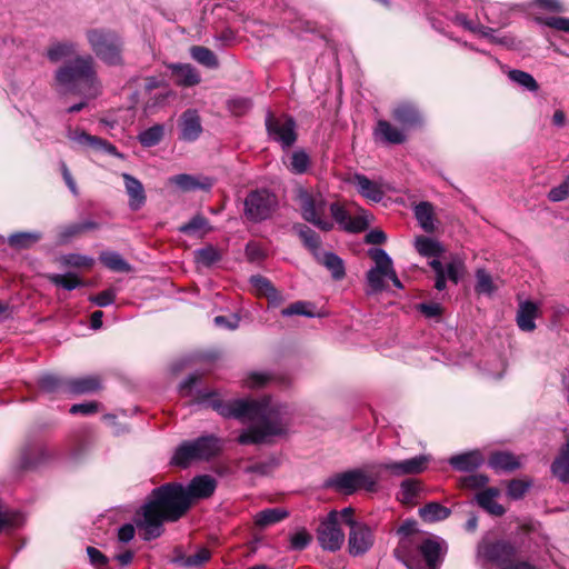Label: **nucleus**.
Wrapping results in <instances>:
<instances>
[{
	"instance_id": "1",
	"label": "nucleus",
	"mask_w": 569,
	"mask_h": 569,
	"mask_svg": "<svg viewBox=\"0 0 569 569\" xmlns=\"http://www.w3.org/2000/svg\"><path fill=\"white\" fill-rule=\"evenodd\" d=\"M211 399V408L221 417L239 421H258L249 426L237 438L242 446L269 443L270 437L284 436L287 425L280 416L279 408L271 403L270 396L259 399L238 398L223 400L210 392L206 396Z\"/></svg>"
},
{
	"instance_id": "2",
	"label": "nucleus",
	"mask_w": 569,
	"mask_h": 569,
	"mask_svg": "<svg viewBox=\"0 0 569 569\" xmlns=\"http://www.w3.org/2000/svg\"><path fill=\"white\" fill-rule=\"evenodd\" d=\"M191 501L186 487L179 482H166L149 493L147 501L137 512L134 525L142 530V539L159 538L164 522H176L187 515Z\"/></svg>"
},
{
	"instance_id": "3",
	"label": "nucleus",
	"mask_w": 569,
	"mask_h": 569,
	"mask_svg": "<svg viewBox=\"0 0 569 569\" xmlns=\"http://www.w3.org/2000/svg\"><path fill=\"white\" fill-rule=\"evenodd\" d=\"M54 81L64 92L96 97L100 82L94 58L91 54H77L66 60L54 71Z\"/></svg>"
},
{
	"instance_id": "4",
	"label": "nucleus",
	"mask_w": 569,
	"mask_h": 569,
	"mask_svg": "<svg viewBox=\"0 0 569 569\" xmlns=\"http://www.w3.org/2000/svg\"><path fill=\"white\" fill-rule=\"evenodd\" d=\"M86 39L92 52L104 64L110 67H121L124 64V42L114 30L90 28L86 31Z\"/></svg>"
},
{
	"instance_id": "5",
	"label": "nucleus",
	"mask_w": 569,
	"mask_h": 569,
	"mask_svg": "<svg viewBox=\"0 0 569 569\" xmlns=\"http://www.w3.org/2000/svg\"><path fill=\"white\" fill-rule=\"evenodd\" d=\"M378 481V475L372 472L371 463L365 466V468H356L336 473L325 481L323 487L349 496L359 489H365L368 492H376Z\"/></svg>"
},
{
	"instance_id": "6",
	"label": "nucleus",
	"mask_w": 569,
	"mask_h": 569,
	"mask_svg": "<svg viewBox=\"0 0 569 569\" xmlns=\"http://www.w3.org/2000/svg\"><path fill=\"white\" fill-rule=\"evenodd\" d=\"M278 208L279 199L273 191L267 188H257L250 190L244 198L243 216L247 221L259 223L272 218Z\"/></svg>"
},
{
	"instance_id": "7",
	"label": "nucleus",
	"mask_w": 569,
	"mask_h": 569,
	"mask_svg": "<svg viewBox=\"0 0 569 569\" xmlns=\"http://www.w3.org/2000/svg\"><path fill=\"white\" fill-rule=\"evenodd\" d=\"M518 547L506 539H482L478 543V557L485 565L505 569L518 557Z\"/></svg>"
},
{
	"instance_id": "8",
	"label": "nucleus",
	"mask_w": 569,
	"mask_h": 569,
	"mask_svg": "<svg viewBox=\"0 0 569 569\" xmlns=\"http://www.w3.org/2000/svg\"><path fill=\"white\" fill-rule=\"evenodd\" d=\"M297 200L303 220L313 224L321 231L328 232L333 229V221L326 217L327 201L320 192L315 193L306 189H300Z\"/></svg>"
},
{
	"instance_id": "9",
	"label": "nucleus",
	"mask_w": 569,
	"mask_h": 569,
	"mask_svg": "<svg viewBox=\"0 0 569 569\" xmlns=\"http://www.w3.org/2000/svg\"><path fill=\"white\" fill-rule=\"evenodd\" d=\"M264 126L269 138L280 143L282 149L291 148L298 139L297 122L288 113L276 116L273 112L268 111Z\"/></svg>"
},
{
	"instance_id": "10",
	"label": "nucleus",
	"mask_w": 569,
	"mask_h": 569,
	"mask_svg": "<svg viewBox=\"0 0 569 569\" xmlns=\"http://www.w3.org/2000/svg\"><path fill=\"white\" fill-rule=\"evenodd\" d=\"M317 540L323 550L336 552L341 549L345 532L339 526L338 511H330L317 529Z\"/></svg>"
},
{
	"instance_id": "11",
	"label": "nucleus",
	"mask_w": 569,
	"mask_h": 569,
	"mask_svg": "<svg viewBox=\"0 0 569 569\" xmlns=\"http://www.w3.org/2000/svg\"><path fill=\"white\" fill-rule=\"evenodd\" d=\"M368 256L373 260L375 267L368 270L366 274L369 290L367 293H378L386 290L387 286L385 282L387 266H388V253L380 248H371L368 250Z\"/></svg>"
},
{
	"instance_id": "12",
	"label": "nucleus",
	"mask_w": 569,
	"mask_h": 569,
	"mask_svg": "<svg viewBox=\"0 0 569 569\" xmlns=\"http://www.w3.org/2000/svg\"><path fill=\"white\" fill-rule=\"evenodd\" d=\"M427 463L426 456H416L402 461L372 463V472H376L379 479L382 471H389L395 476L419 475L426 470Z\"/></svg>"
},
{
	"instance_id": "13",
	"label": "nucleus",
	"mask_w": 569,
	"mask_h": 569,
	"mask_svg": "<svg viewBox=\"0 0 569 569\" xmlns=\"http://www.w3.org/2000/svg\"><path fill=\"white\" fill-rule=\"evenodd\" d=\"M329 210L332 219L345 231L359 233L369 227V221L366 216L358 214L356 217H351L346 207L340 201L330 203Z\"/></svg>"
},
{
	"instance_id": "14",
	"label": "nucleus",
	"mask_w": 569,
	"mask_h": 569,
	"mask_svg": "<svg viewBox=\"0 0 569 569\" xmlns=\"http://www.w3.org/2000/svg\"><path fill=\"white\" fill-rule=\"evenodd\" d=\"M392 119L398 122L403 130L421 128L423 116L417 104L402 101L391 111Z\"/></svg>"
},
{
	"instance_id": "15",
	"label": "nucleus",
	"mask_w": 569,
	"mask_h": 569,
	"mask_svg": "<svg viewBox=\"0 0 569 569\" xmlns=\"http://www.w3.org/2000/svg\"><path fill=\"white\" fill-rule=\"evenodd\" d=\"M178 127L180 130L179 139L187 142L196 141L203 130L201 118L196 109L184 110L178 120Z\"/></svg>"
},
{
	"instance_id": "16",
	"label": "nucleus",
	"mask_w": 569,
	"mask_h": 569,
	"mask_svg": "<svg viewBox=\"0 0 569 569\" xmlns=\"http://www.w3.org/2000/svg\"><path fill=\"white\" fill-rule=\"evenodd\" d=\"M375 537L371 529L366 525L356 526L349 532L348 549L352 557L365 555L373 545Z\"/></svg>"
},
{
	"instance_id": "17",
	"label": "nucleus",
	"mask_w": 569,
	"mask_h": 569,
	"mask_svg": "<svg viewBox=\"0 0 569 569\" xmlns=\"http://www.w3.org/2000/svg\"><path fill=\"white\" fill-rule=\"evenodd\" d=\"M372 136L377 142L386 144H402L407 141L405 130L385 119L377 121Z\"/></svg>"
},
{
	"instance_id": "18",
	"label": "nucleus",
	"mask_w": 569,
	"mask_h": 569,
	"mask_svg": "<svg viewBox=\"0 0 569 569\" xmlns=\"http://www.w3.org/2000/svg\"><path fill=\"white\" fill-rule=\"evenodd\" d=\"M449 465L459 472H473L485 463V456L479 449L451 456Z\"/></svg>"
},
{
	"instance_id": "19",
	"label": "nucleus",
	"mask_w": 569,
	"mask_h": 569,
	"mask_svg": "<svg viewBox=\"0 0 569 569\" xmlns=\"http://www.w3.org/2000/svg\"><path fill=\"white\" fill-rule=\"evenodd\" d=\"M217 488V481L208 475L197 476L194 477L188 487H186V492L189 496L191 505L193 500L207 499L211 497Z\"/></svg>"
},
{
	"instance_id": "20",
	"label": "nucleus",
	"mask_w": 569,
	"mask_h": 569,
	"mask_svg": "<svg viewBox=\"0 0 569 569\" xmlns=\"http://www.w3.org/2000/svg\"><path fill=\"white\" fill-rule=\"evenodd\" d=\"M102 389V377L100 375L69 378V395H89L99 392Z\"/></svg>"
},
{
	"instance_id": "21",
	"label": "nucleus",
	"mask_w": 569,
	"mask_h": 569,
	"mask_svg": "<svg viewBox=\"0 0 569 569\" xmlns=\"http://www.w3.org/2000/svg\"><path fill=\"white\" fill-rule=\"evenodd\" d=\"M500 496V490L496 487L485 488L475 496L477 505L495 517H501L506 513V508L498 503L496 499Z\"/></svg>"
},
{
	"instance_id": "22",
	"label": "nucleus",
	"mask_w": 569,
	"mask_h": 569,
	"mask_svg": "<svg viewBox=\"0 0 569 569\" xmlns=\"http://www.w3.org/2000/svg\"><path fill=\"white\" fill-rule=\"evenodd\" d=\"M488 466L496 472H513L521 468V462L515 453L497 450L490 453Z\"/></svg>"
},
{
	"instance_id": "23",
	"label": "nucleus",
	"mask_w": 569,
	"mask_h": 569,
	"mask_svg": "<svg viewBox=\"0 0 569 569\" xmlns=\"http://www.w3.org/2000/svg\"><path fill=\"white\" fill-rule=\"evenodd\" d=\"M198 460H210L221 451L220 439L214 435L201 436L191 441Z\"/></svg>"
},
{
	"instance_id": "24",
	"label": "nucleus",
	"mask_w": 569,
	"mask_h": 569,
	"mask_svg": "<svg viewBox=\"0 0 569 569\" xmlns=\"http://www.w3.org/2000/svg\"><path fill=\"white\" fill-rule=\"evenodd\" d=\"M171 183L176 184L183 192L196 190L209 191L213 186V180L208 177H196L188 173H180L170 178Z\"/></svg>"
},
{
	"instance_id": "25",
	"label": "nucleus",
	"mask_w": 569,
	"mask_h": 569,
	"mask_svg": "<svg viewBox=\"0 0 569 569\" xmlns=\"http://www.w3.org/2000/svg\"><path fill=\"white\" fill-rule=\"evenodd\" d=\"M550 471L561 483H569V433L566 436L565 443L559 448L555 457Z\"/></svg>"
},
{
	"instance_id": "26",
	"label": "nucleus",
	"mask_w": 569,
	"mask_h": 569,
	"mask_svg": "<svg viewBox=\"0 0 569 569\" xmlns=\"http://www.w3.org/2000/svg\"><path fill=\"white\" fill-rule=\"evenodd\" d=\"M39 389L49 395H69V378L56 373L46 372L38 378Z\"/></svg>"
},
{
	"instance_id": "27",
	"label": "nucleus",
	"mask_w": 569,
	"mask_h": 569,
	"mask_svg": "<svg viewBox=\"0 0 569 569\" xmlns=\"http://www.w3.org/2000/svg\"><path fill=\"white\" fill-rule=\"evenodd\" d=\"M250 282L257 290L258 295L268 299L270 306L278 307L283 301L281 292L272 284L268 278L256 274L251 276Z\"/></svg>"
},
{
	"instance_id": "28",
	"label": "nucleus",
	"mask_w": 569,
	"mask_h": 569,
	"mask_svg": "<svg viewBox=\"0 0 569 569\" xmlns=\"http://www.w3.org/2000/svg\"><path fill=\"white\" fill-rule=\"evenodd\" d=\"M99 228L100 224L91 220L64 224L58 228V241L61 244L68 243L73 238H77L87 231L97 230Z\"/></svg>"
},
{
	"instance_id": "29",
	"label": "nucleus",
	"mask_w": 569,
	"mask_h": 569,
	"mask_svg": "<svg viewBox=\"0 0 569 569\" xmlns=\"http://www.w3.org/2000/svg\"><path fill=\"white\" fill-rule=\"evenodd\" d=\"M170 70L176 83L179 86L193 87L201 81L197 69L189 63H173L170 66Z\"/></svg>"
},
{
	"instance_id": "30",
	"label": "nucleus",
	"mask_w": 569,
	"mask_h": 569,
	"mask_svg": "<svg viewBox=\"0 0 569 569\" xmlns=\"http://www.w3.org/2000/svg\"><path fill=\"white\" fill-rule=\"evenodd\" d=\"M126 191L130 198L129 206L132 210H139L147 200L142 183L129 173H122Z\"/></svg>"
},
{
	"instance_id": "31",
	"label": "nucleus",
	"mask_w": 569,
	"mask_h": 569,
	"mask_svg": "<svg viewBox=\"0 0 569 569\" xmlns=\"http://www.w3.org/2000/svg\"><path fill=\"white\" fill-rule=\"evenodd\" d=\"M77 50L78 46L73 41H54L48 47L46 56L50 62L57 63L67 58L72 59L77 56Z\"/></svg>"
},
{
	"instance_id": "32",
	"label": "nucleus",
	"mask_w": 569,
	"mask_h": 569,
	"mask_svg": "<svg viewBox=\"0 0 569 569\" xmlns=\"http://www.w3.org/2000/svg\"><path fill=\"white\" fill-rule=\"evenodd\" d=\"M428 569H438L441 563V545L436 539L427 538L418 547Z\"/></svg>"
},
{
	"instance_id": "33",
	"label": "nucleus",
	"mask_w": 569,
	"mask_h": 569,
	"mask_svg": "<svg viewBox=\"0 0 569 569\" xmlns=\"http://www.w3.org/2000/svg\"><path fill=\"white\" fill-rule=\"evenodd\" d=\"M274 382L280 386H288L289 379L287 377L278 376L274 373L267 372H250L246 380L244 386L249 389H260L269 383Z\"/></svg>"
},
{
	"instance_id": "34",
	"label": "nucleus",
	"mask_w": 569,
	"mask_h": 569,
	"mask_svg": "<svg viewBox=\"0 0 569 569\" xmlns=\"http://www.w3.org/2000/svg\"><path fill=\"white\" fill-rule=\"evenodd\" d=\"M51 458V452L42 446L27 448L21 453V468L32 469L39 465L48 461Z\"/></svg>"
},
{
	"instance_id": "35",
	"label": "nucleus",
	"mask_w": 569,
	"mask_h": 569,
	"mask_svg": "<svg viewBox=\"0 0 569 569\" xmlns=\"http://www.w3.org/2000/svg\"><path fill=\"white\" fill-rule=\"evenodd\" d=\"M74 139L79 144L88 146L93 150L104 151L111 156H120L116 146L97 136H91L84 131H81L76 133Z\"/></svg>"
},
{
	"instance_id": "36",
	"label": "nucleus",
	"mask_w": 569,
	"mask_h": 569,
	"mask_svg": "<svg viewBox=\"0 0 569 569\" xmlns=\"http://www.w3.org/2000/svg\"><path fill=\"white\" fill-rule=\"evenodd\" d=\"M538 315V307L532 301L520 303L517 312V325L522 331H533L536 329L535 319Z\"/></svg>"
},
{
	"instance_id": "37",
	"label": "nucleus",
	"mask_w": 569,
	"mask_h": 569,
	"mask_svg": "<svg viewBox=\"0 0 569 569\" xmlns=\"http://www.w3.org/2000/svg\"><path fill=\"white\" fill-rule=\"evenodd\" d=\"M355 183L358 188L359 193L365 198L373 202H380L382 200L383 192L380 189V187L376 182L371 181L365 174H355Z\"/></svg>"
},
{
	"instance_id": "38",
	"label": "nucleus",
	"mask_w": 569,
	"mask_h": 569,
	"mask_svg": "<svg viewBox=\"0 0 569 569\" xmlns=\"http://www.w3.org/2000/svg\"><path fill=\"white\" fill-rule=\"evenodd\" d=\"M293 229L297 231L300 240L302 241L303 246L309 249L316 258H318V251L321 247V238L320 236L312 230L310 227L303 223H298L293 227Z\"/></svg>"
},
{
	"instance_id": "39",
	"label": "nucleus",
	"mask_w": 569,
	"mask_h": 569,
	"mask_svg": "<svg viewBox=\"0 0 569 569\" xmlns=\"http://www.w3.org/2000/svg\"><path fill=\"white\" fill-rule=\"evenodd\" d=\"M42 239L39 231L16 232L8 238V244L16 250L29 249Z\"/></svg>"
},
{
	"instance_id": "40",
	"label": "nucleus",
	"mask_w": 569,
	"mask_h": 569,
	"mask_svg": "<svg viewBox=\"0 0 569 569\" xmlns=\"http://www.w3.org/2000/svg\"><path fill=\"white\" fill-rule=\"evenodd\" d=\"M99 261L109 270L114 272L128 273L132 270L130 263H128L120 253L116 251H102L99 254Z\"/></svg>"
},
{
	"instance_id": "41",
	"label": "nucleus",
	"mask_w": 569,
	"mask_h": 569,
	"mask_svg": "<svg viewBox=\"0 0 569 569\" xmlns=\"http://www.w3.org/2000/svg\"><path fill=\"white\" fill-rule=\"evenodd\" d=\"M288 516V511L282 508L263 509L254 516V525L259 528H266L284 520Z\"/></svg>"
},
{
	"instance_id": "42",
	"label": "nucleus",
	"mask_w": 569,
	"mask_h": 569,
	"mask_svg": "<svg viewBox=\"0 0 569 569\" xmlns=\"http://www.w3.org/2000/svg\"><path fill=\"white\" fill-rule=\"evenodd\" d=\"M451 515V510L439 502L432 501L426 503L419 509V516L426 522H436L447 519Z\"/></svg>"
},
{
	"instance_id": "43",
	"label": "nucleus",
	"mask_w": 569,
	"mask_h": 569,
	"mask_svg": "<svg viewBox=\"0 0 569 569\" xmlns=\"http://www.w3.org/2000/svg\"><path fill=\"white\" fill-rule=\"evenodd\" d=\"M415 216L417 220L419 221L421 228L426 232H433L435 231V212H433V206L428 201H422L418 203L415 208Z\"/></svg>"
},
{
	"instance_id": "44",
	"label": "nucleus",
	"mask_w": 569,
	"mask_h": 569,
	"mask_svg": "<svg viewBox=\"0 0 569 569\" xmlns=\"http://www.w3.org/2000/svg\"><path fill=\"white\" fill-rule=\"evenodd\" d=\"M192 460H198L194 448L191 441H183L177 447L171 463L180 468H187Z\"/></svg>"
},
{
	"instance_id": "45",
	"label": "nucleus",
	"mask_w": 569,
	"mask_h": 569,
	"mask_svg": "<svg viewBox=\"0 0 569 569\" xmlns=\"http://www.w3.org/2000/svg\"><path fill=\"white\" fill-rule=\"evenodd\" d=\"M320 263H322L328 270L331 271L332 277L336 280H340L345 277V264L342 259L333 252H325L322 256L318 253V258H316Z\"/></svg>"
},
{
	"instance_id": "46",
	"label": "nucleus",
	"mask_w": 569,
	"mask_h": 569,
	"mask_svg": "<svg viewBox=\"0 0 569 569\" xmlns=\"http://www.w3.org/2000/svg\"><path fill=\"white\" fill-rule=\"evenodd\" d=\"M190 54L201 66L209 69H217L219 67V60L214 52L203 46H192L190 48Z\"/></svg>"
},
{
	"instance_id": "47",
	"label": "nucleus",
	"mask_w": 569,
	"mask_h": 569,
	"mask_svg": "<svg viewBox=\"0 0 569 569\" xmlns=\"http://www.w3.org/2000/svg\"><path fill=\"white\" fill-rule=\"evenodd\" d=\"M164 137V126L156 123L152 127L141 131L138 134L139 143L144 148H151L159 144Z\"/></svg>"
},
{
	"instance_id": "48",
	"label": "nucleus",
	"mask_w": 569,
	"mask_h": 569,
	"mask_svg": "<svg viewBox=\"0 0 569 569\" xmlns=\"http://www.w3.org/2000/svg\"><path fill=\"white\" fill-rule=\"evenodd\" d=\"M47 279L54 286L61 287L68 291L74 290L76 288L83 286L84 282L73 272H67L64 274L49 273Z\"/></svg>"
},
{
	"instance_id": "49",
	"label": "nucleus",
	"mask_w": 569,
	"mask_h": 569,
	"mask_svg": "<svg viewBox=\"0 0 569 569\" xmlns=\"http://www.w3.org/2000/svg\"><path fill=\"white\" fill-rule=\"evenodd\" d=\"M416 248L421 256L427 258H436L443 252V248L437 240L423 236L417 238Z\"/></svg>"
},
{
	"instance_id": "50",
	"label": "nucleus",
	"mask_w": 569,
	"mask_h": 569,
	"mask_svg": "<svg viewBox=\"0 0 569 569\" xmlns=\"http://www.w3.org/2000/svg\"><path fill=\"white\" fill-rule=\"evenodd\" d=\"M421 487L420 482L415 479H407L402 481L400 486V498L399 500L403 505H413L416 499L419 497Z\"/></svg>"
},
{
	"instance_id": "51",
	"label": "nucleus",
	"mask_w": 569,
	"mask_h": 569,
	"mask_svg": "<svg viewBox=\"0 0 569 569\" xmlns=\"http://www.w3.org/2000/svg\"><path fill=\"white\" fill-rule=\"evenodd\" d=\"M211 558V551L202 547L194 555L191 556H179L176 561L180 562L186 568L201 567L208 562Z\"/></svg>"
},
{
	"instance_id": "52",
	"label": "nucleus",
	"mask_w": 569,
	"mask_h": 569,
	"mask_svg": "<svg viewBox=\"0 0 569 569\" xmlns=\"http://www.w3.org/2000/svg\"><path fill=\"white\" fill-rule=\"evenodd\" d=\"M311 164L309 154L305 150L293 151L288 169L295 174H303Z\"/></svg>"
},
{
	"instance_id": "53",
	"label": "nucleus",
	"mask_w": 569,
	"mask_h": 569,
	"mask_svg": "<svg viewBox=\"0 0 569 569\" xmlns=\"http://www.w3.org/2000/svg\"><path fill=\"white\" fill-rule=\"evenodd\" d=\"M60 261L64 267L77 269H91L94 264L93 258L80 253L64 254Z\"/></svg>"
},
{
	"instance_id": "54",
	"label": "nucleus",
	"mask_w": 569,
	"mask_h": 569,
	"mask_svg": "<svg viewBox=\"0 0 569 569\" xmlns=\"http://www.w3.org/2000/svg\"><path fill=\"white\" fill-rule=\"evenodd\" d=\"M198 263L204 267H211L221 260V253L213 246H206L194 251Z\"/></svg>"
},
{
	"instance_id": "55",
	"label": "nucleus",
	"mask_w": 569,
	"mask_h": 569,
	"mask_svg": "<svg viewBox=\"0 0 569 569\" xmlns=\"http://www.w3.org/2000/svg\"><path fill=\"white\" fill-rule=\"evenodd\" d=\"M209 224V221L208 219L198 213L196 216H193L188 222L181 224L178 230L179 232L183 233V234H187V236H194L197 234L199 231L206 229Z\"/></svg>"
},
{
	"instance_id": "56",
	"label": "nucleus",
	"mask_w": 569,
	"mask_h": 569,
	"mask_svg": "<svg viewBox=\"0 0 569 569\" xmlns=\"http://www.w3.org/2000/svg\"><path fill=\"white\" fill-rule=\"evenodd\" d=\"M393 553L408 569H422L420 561L411 553L406 542H400Z\"/></svg>"
},
{
	"instance_id": "57",
	"label": "nucleus",
	"mask_w": 569,
	"mask_h": 569,
	"mask_svg": "<svg viewBox=\"0 0 569 569\" xmlns=\"http://www.w3.org/2000/svg\"><path fill=\"white\" fill-rule=\"evenodd\" d=\"M508 76L510 80L529 91H537L539 89V84L536 79L526 71L515 69L509 71Z\"/></svg>"
},
{
	"instance_id": "58",
	"label": "nucleus",
	"mask_w": 569,
	"mask_h": 569,
	"mask_svg": "<svg viewBox=\"0 0 569 569\" xmlns=\"http://www.w3.org/2000/svg\"><path fill=\"white\" fill-rule=\"evenodd\" d=\"M489 483V477L485 473H472L459 479V487L461 489H482Z\"/></svg>"
},
{
	"instance_id": "59",
	"label": "nucleus",
	"mask_w": 569,
	"mask_h": 569,
	"mask_svg": "<svg viewBox=\"0 0 569 569\" xmlns=\"http://www.w3.org/2000/svg\"><path fill=\"white\" fill-rule=\"evenodd\" d=\"M252 106H253V103L250 98H242V97L230 99L227 102L228 110L234 117H242V116L247 114L251 110Z\"/></svg>"
},
{
	"instance_id": "60",
	"label": "nucleus",
	"mask_w": 569,
	"mask_h": 569,
	"mask_svg": "<svg viewBox=\"0 0 569 569\" xmlns=\"http://www.w3.org/2000/svg\"><path fill=\"white\" fill-rule=\"evenodd\" d=\"M312 303L307 301H296L288 306L287 308H283L281 310V315L283 317H290V316H306V317H313L315 312L310 309Z\"/></svg>"
},
{
	"instance_id": "61",
	"label": "nucleus",
	"mask_w": 569,
	"mask_h": 569,
	"mask_svg": "<svg viewBox=\"0 0 569 569\" xmlns=\"http://www.w3.org/2000/svg\"><path fill=\"white\" fill-rule=\"evenodd\" d=\"M530 486V481H526L522 479H512L508 482L507 495L515 500L521 499L526 495Z\"/></svg>"
},
{
	"instance_id": "62",
	"label": "nucleus",
	"mask_w": 569,
	"mask_h": 569,
	"mask_svg": "<svg viewBox=\"0 0 569 569\" xmlns=\"http://www.w3.org/2000/svg\"><path fill=\"white\" fill-rule=\"evenodd\" d=\"M417 310L421 312L426 318L436 319L440 321L443 315V307L438 302H422L417 306Z\"/></svg>"
},
{
	"instance_id": "63",
	"label": "nucleus",
	"mask_w": 569,
	"mask_h": 569,
	"mask_svg": "<svg viewBox=\"0 0 569 569\" xmlns=\"http://www.w3.org/2000/svg\"><path fill=\"white\" fill-rule=\"evenodd\" d=\"M466 273V266L462 260L453 259L447 264L446 278L453 283H458L461 277Z\"/></svg>"
},
{
	"instance_id": "64",
	"label": "nucleus",
	"mask_w": 569,
	"mask_h": 569,
	"mask_svg": "<svg viewBox=\"0 0 569 569\" xmlns=\"http://www.w3.org/2000/svg\"><path fill=\"white\" fill-rule=\"evenodd\" d=\"M91 566L96 569H107L109 558L101 552L98 548L89 546L86 549Z\"/></svg>"
}]
</instances>
